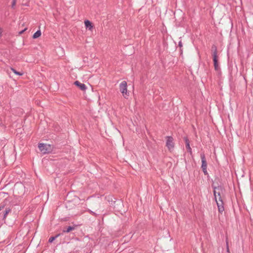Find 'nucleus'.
Listing matches in <instances>:
<instances>
[{
    "label": "nucleus",
    "instance_id": "nucleus-1",
    "mask_svg": "<svg viewBox=\"0 0 253 253\" xmlns=\"http://www.w3.org/2000/svg\"><path fill=\"white\" fill-rule=\"evenodd\" d=\"M213 65L215 71H218L220 69L218 63L217 48L215 44L212 45L211 47Z\"/></svg>",
    "mask_w": 253,
    "mask_h": 253
},
{
    "label": "nucleus",
    "instance_id": "nucleus-2",
    "mask_svg": "<svg viewBox=\"0 0 253 253\" xmlns=\"http://www.w3.org/2000/svg\"><path fill=\"white\" fill-rule=\"evenodd\" d=\"M38 147L43 154L51 153L53 149V147L51 145L42 143H39Z\"/></svg>",
    "mask_w": 253,
    "mask_h": 253
},
{
    "label": "nucleus",
    "instance_id": "nucleus-3",
    "mask_svg": "<svg viewBox=\"0 0 253 253\" xmlns=\"http://www.w3.org/2000/svg\"><path fill=\"white\" fill-rule=\"evenodd\" d=\"M200 157L202 162L201 169L203 171L204 174L205 175H209V173L207 171V162L206 159L205 154L204 152L200 154Z\"/></svg>",
    "mask_w": 253,
    "mask_h": 253
},
{
    "label": "nucleus",
    "instance_id": "nucleus-4",
    "mask_svg": "<svg viewBox=\"0 0 253 253\" xmlns=\"http://www.w3.org/2000/svg\"><path fill=\"white\" fill-rule=\"evenodd\" d=\"M120 91L123 94V96L125 98H127L129 96V93L127 90V83L126 81H123L119 85Z\"/></svg>",
    "mask_w": 253,
    "mask_h": 253
},
{
    "label": "nucleus",
    "instance_id": "nucleus-5",
    "mask_svg": "<svg viewBox=\"0 0 253 253\" xmlns=\"http://www.w3.org/2000/svg\"><path fill=\"white\" fill-rule=\"evenodd\" d=\"M212 187L214 189L213 190V195H214V198L216 201L217 200V196L218 197V201H221L222 199L221 196V193L223 190V188L221 185H218L217 187L212 186Z\"/></svg>",
    "mask_w": 253,
    "mask_h": 253
},
{
    "label": "nucleus",
    "instance_id": "nucleus-6",
    "mask_svg": "<svg viewBox=\"0 0 253 253\" xmlns=\"http://www.w3.org/2000/svg\"><path fill=\"white\" fill-rule=\"evenodd\" d=\"M166 146L169 151L173 150L174 147V142L173 138L171 136H167L166 137Z\"/></svg>",
    "mask_w": 253,
    "mask_h": 253
},
{
    "label": "nucleus",
    "instance_id": "nucleus-7",
    "mask_svg": "<svg viewBox=\"0 0 253 253\" xmlns=\"http://www.w3.org/2000/svg\"><path fill=\"white\" fill-rule=\"evenodd\" d=\"M11 211V209L9 208H5L4 210L0 211V215H1L2 220H5L7 217V214Z\"/></svg>",
    "mask_w": 253,
    "mask_h": 253
},
{
    "label": "nucleus",
    "instance_id": "nucleus-8",
    "mask_svg": "<svg viewBox=\"0 0 253 253\" xmlns=\"http://www.w3.org/2000/svg\"><path fill=\"white\" fill-rule=\"evenodd\" d=\"M116 206H113L114 209L117 211H121L123 206V202L121 200H118L116 201Z\"/></svg>",
    "mask_w": 253,
    "mask_h": 253
},
{
    "label": "nucleus",
    "instance_id": "nucleus-9",
    "mask_svg": "<svg viewBox=\"0 0 253 253\" xmlns=\"http://www.w3.org/2000/svg\"><path fill=\"white\" fill-rule=\"evenodd\" d=\"M216 203L218 207V210L219 212L222 213V212L224 211L223 200H221V201H218L216 200Z\"/></svg>",
    "mask_w": 253,
    "mask_h": 253
},
{
    "label": "nucleus",
    "instance_id": "nucleus-10",
    "mask_svg": "<svg viewBox=\"0 0 253 253\" xmlns=\"http://www.w3.org/2000/svg\"><path fill=\"white\" fill-rule=\"evenodd\" d=\"M74 84L83 91H85L86 89V85L84 84H82L78 81H75L74 82Z\"/></svg>",
    "mask_w": 253,
    "mask_h": 253
},
{
    "label": "nucleus",
    "instance_id": "nucleus-11",
    "mask_svg": "<svg viewBox=\"0 0 253 253\" xmlns=\"http://www.w3.org/2000/svg\"><path fill=\"white\" fill-rule=\"evenodd\" d=\"M76 227V225L74 226H69L68 227H64L63 229V233H69L70 232L75 230V228Z\"/></svg>",
    "mask_w": 253,
    "mask_h": 253
},
{
    "label": "nucleus",
    "instance_id": "nucleus-12",
    "mask_svg": "<svg viewBox=\"0 0 253 253\" xmlns=\"http://www.w3.org/2000/svg\"><path fill=\"white\" fill-rule=\"evenodd\" d=\"M84 24L86 28H88L89 30H91V29L93 28L92 23L88 20H86L84 21Z\"/></svg>",
    "mask_w": 253,
    "mask_h": 253
},
{
    "label": "nucleus",
    "instance_id": "nucleus-13",
    "mask_svg": "<svg viewBox=\"0 0 253 253\" xmlns=\"http://www.w3.org/2000/svg\"><path fill=\"white\" fill-rule=\"evenodd\" d=\"M117 200H116L114 198H111V199H109L108 201L110 204V206L111 207L116 206V201H117Z\"/></svg>",
    "mask_w": 253,
    "mask_h": 253
},
{
    "label": "nucleus",
    "instance_id": "nucleus-14",
    "mask_svg": "<svg viewBox=\"0 0 253 253\" xmlns=\"http://www.w3.org/2000/svg\"><path fill=\"white\" fill-rule=\"evenodd\" d=\"M41 36V30H39L37 31H36L34 35H33V38L34 39H36L38 38Z\"/></svg>",
    "mask_w": 253,
    "mask_h": 253
},
{
    "label": "nucleus",
    "instance_id": "nucleus-15",
    "mask_svg": "<svg viewBox=\"0 0 253 253\" xmlns=\"http://www.w3.org/2000/svg\"><path fill=\"white\" fill-rule=\"evenodd\" d=\"M60 235H61L60 234H56L54 236L50 237L48 240V242L49 243H51L54 240H55L56 238H57L59 236H60Z\"/></svg>",
    "mask_w": 253,
    "mask_h": 253
},
{
    "label": "nucleus",
    "instance_id": "nucleus-16",
    "mask_svg": "<svg viewBox=\"0 0 253 253\" xmlns=\"http://www.w3.org/2000/svg\"><path fill=\"white\" fill-rule=\"evenodd\" d=\"M5 206H6V204L4 202L1 203L0 204V211H2L4 210L5 208H7Z\"/></svg>",
    "mask_w": 253,
    "mask_h": 253
},
{
    "label": "nucleus",
    "instance_id": "nucleus-17",
    "mask_svg": "<svg viewBox=\"0 0 253 253\" xmlns=\"http://www.w3.org/2000/svg\"><path fill=\"white\" fill-rule=\"evenodd\" d=\"M11 70L14 73V74H15L16 75H18V76H21L23 75V73H20L19 72H18L16 70H15L14 68H11Z\"/></svg>",
    "mask_w": 253,
    "mask_h": 253
},
{
    "label": "nucleus",
    "instance_id": "nucleus-18",
    "mask_svg": "<svg viewBox=\"0 0 253 253\" xmlns=\"http://www.w3.org/2000/svg\"><path fill=\"white\" fill-rule=\"evenodd\" d=\"M186 146V148L187 151L190 154V155H192V151L191 148L190 147V145H187V146Z\"/></svg>",
    "mask_w": 253,
    "mask_h": 253
},
{
    "label": "nucleus",
    "instance_id": "nucleus-19",
    "mask_svg": "<svg viewBox=\"0 0 253 253\" xmlns=\"http://www.w3.org/2000/svg\"><path fill=\"white\" fill-rule=\"evenodd\" d=\"M183 139L185 143V145L187 146V145H190V141L188 139V138L187 137H184L183 138Z\"/></svg>",
    "mask_w": 253,
    "mask_h": 253
},
{
    "label": "nucleus",
    "instance_id": "nucleus-20",
    "mask_svg": "<svg viewBox=\"0 0 253 253\" xmlns=\"http://www.w3.org/2000/svg\"><path fill=\"white\" fill-rule=\"evenodd\" d=\"M226 250L227 252H229V246H228V238L226 237Z\"/></svg>",
    "mask_w": 253,
    "mask_h": 253
},
{
    "label": "nucleus",
    "instance_id": "nucleus-21",
    "mask_svg": "<svg viewBox=\"0 0 253 253\" xmlns=\"http://www.w3.org/2000/svg\"><path fill=\"white\" fill-rule=\"evenodd\" d=\"M88 211L92 215H94V216H96L97 214L94 212V211L90 210H88Z\"/></svg>",
    "mask_w": 253,
    "mask_h": 253
},
{
    "label": "nucleus",
    "instance_id": "nucleus-22",
    "mask_svg": "<svg viewBox=\"0 0 253 253\" xmlns=\"http://www.w3.org/2000/svg\"><path fill=\"white\" fill-rule=\"evenodd\" d=\"M16 4V0H12V4H11V7L12 8H14L15 5Z\"/></svg>",
    "mask_w": 253,
    "mask_h": 253
},
{
    "label": "nucleus",
    "instance_id": "nucleus-23",
    "mask_svg": "<svg viewBox=\"0 0 253 253\" xmlns=\"http://www.w3.org/2000/svg\"><path fill=\"white\" fill-rule=\"evenodd\" d=\"M178 46L181 48L182 47V43L181 41L178 42Z\"/></svg>",
    "mask_w": 253,
    "mask_h": 253
},
{
    "label": "nucleus",
    "instance_id": "nucleus-24",
    "mask_svg": "<svg viewBox=\"0 0 253 253\" xmlns=\"http://www.w3.org/2000/svg\"><path fill=\"white\" fill-rule=\"evenodd\" d=\"M27 29L26 28H25L24 30H22V31H20V32H19V34L20 35L22 34H23V33H24V32H25Z\"/></svg>",
    "mask_w": 253,
    "mask_h": 253
},
{
    "label": "nucleus",
    "instance_id": "nucleus-25",
    "mask_svg": "<svg viewBox=\"0 0 253 253\" xmlns=\"http://www.w3.org/2000/svg\"><path fill=\"white\" fill-rule=\"evenodd\" d=\"M1 33H2L1 29L0 28V38L1 37Z\"/></svg>",
    "mask_w": 253,
    "mask_h": 253
}]
</instances>
